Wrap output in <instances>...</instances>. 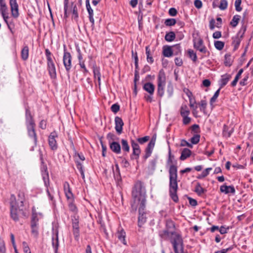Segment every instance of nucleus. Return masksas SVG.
<instances>
[{
  "instance_id": "obj_1",
  "label": "nucleus",
  "mask_w": 253,
  "mask_h": 253,
  "mask_svg": "<svg viewBox=\"0 0 253 253\" xmlns=\"http://www.w3.org/2000/svg\"><path fill=\"white\" fill-rule=\"evenodd\" d=\"M133 202L131 203V211L135 212L138 206L139 215L138 217V226L141 227L146 223L147 219L146 208V190L143 183L140 181H137L132 191Z\"/></svg>"
},
{
  "instance_id": "obj_2",
  "label": "nucleus",
  "mask_w": 253,
  "mask_h": 253,
  "mask_svg": "<svg viewBox=\"0 0 253 253\" xmlns=\"http://www.w3.org/2000/svg\"><path fill=\"white\" fill-rule=\"evenodd\" d=\"M169 193L172 200L177 202L178 201V197L177 195L178 190V181H177V168L174 165H171L169 167Z\"/></svg>"
},
{
  "instance_id": "obj_3",
  "label": "nucleus",
  "mask_w": 253,
  "mask_h": 253,
  "mask_svg": "<svg viewBox=\"0 0 253 253\" xmlns=\"http://www.w3.org/2000/svg\"><path fill=\"white\" fill-rule=\"evenodd\" d=\"M25 124L28 135L31 139L34 140V146L31 149V151H33L34 147H36L38 144V137L35 130L36 124L29 107L25 108Z\"/></svg>"
},
{
  "instance_id": "obj_4",
  "label": "nucleus",
  "mask_w": 253,
  "mask_h": 253,
  "mask_svg": "<svg viewBox=\"0 0 253 253\" xmlns=\"http://www.w3.org/2000/svg\"><path fill=\"white\" fill-rule=\"evenodd\" d=\"M10 216L15 222L19 221V217L21 214H24L23 210V207H20L16 201V197L14 194H11L10 197Z\"/></svg>"
},
{
  "instance_id": "obj_5",
  "label": "nucleus",
  "mask_w": 253,
  "mask_h": 253,
  "mask_svg": "<svg viewBox=\"0 0 253 253\" xmlns=\"http://www.w3.org/2000/svg\"><path fill=\"white\" fill-rule=\"evenodd\" d=\"M45 54L47 59V69L51 79H56L57 77L55 64L52 58V53L47 48L45 50Z\"/></svg>"
},
{
  "instance_id": "obj_6",
  "label": "nucleus",
  "mask_w": 253,
  "mask_h": 253,
  "mask_svg": "<svg viewBox=\"0 0 253 253\" xmlns=\"http://www.w3.org/2000/svg\"><path fill=\"white\" fill-rule=\"evenodd\" d=\"M157 81V95L161 98L164 94L165 87L166 84V74L163 70H161L159 71Z\"/></svg>"
},
{
  "instance_id": "obj_7",
  "label": "nucleus",
  "mask_w": 253,
  "mask_h": 253,
  "mask_svg": "<svg viewBox=\"0 0 253 253\" xmlns=\"http://www.w3.org/2000/svg\"><path fill=\"white\" fill-rule=\"evenodd\" d=\"M175 253H184V245L183 240L179 235H175L171 240Z\"/></svg>"
},
{
  "instance_id": "obj_8",
  "label": "nucleus",
  "mask_w": 253,
  "mask_h": 253,
  "mask_svg": "<svg viewBox=\"0 0 253 253\" xmlns=\"http://www.w3.org/2000/svg\"><path fill=\"white\" fill-rule=\"evenodd\" d=\"M42 175L44 185L46 187V191L47 194L49 199L51 201H54V200L53 196V188H50V190L48 189V186H49V180L48 173L47 171V167L46 166L44 169V171L42 173Z\"/></svg>"
},
{
  "instance_id": "obj_9",
  "label": "nucleus",
  "mask_w": 253,
  "mask_h": 253,
  "mask_svg": "<svg viewBox=\"0 0 253 253\" xmlns=\"http://www.w3.org/2000/svg\"><path fill=\"white\" fill-rule=\"evenodd\" d=\"M64 53L63 56V63L66 71L69 73L72 68V56L70 52H68L65 44L63 45Z\"/></svg>"
},
{
  "instance_id": "obj_10",
  "label": "nucleus",
  "mask_w": 253,
  "mask_h": 253,
  "mask_svg": "<svg viewBox=\"0 0 253 253\" xmlns=\"http://www.w3.org/2000/svg\"><path fill=\"white\" fill-rule=\"evenodd\" d=\"M58 135L55 131H53L50 133L48 138V143L50 149L55 151L58 149V144L56 140Z\"/></svg>"
},
{
  "instance_id": "obj_11",
  "label": "nucleus",
  "mask_w": 253,
  "mask_h": 253,
  "mask_svg": "<svg viewBox=\"0 0 253 253\" xmlns=\"http://www.w3.org/2000/svg\"><path fill=\"white\" fill-rule=\"evenodd\" d=\"M9 5L12 16L14 18H17L19 16V13L17 0H9Z\"/></svg>"
},
{
  "instance_id": "obj_12",
  "label": "nucleus",
  "mask_w": 253,
  "mask_h": 253,
  "mask_svg": "<svg viewBox=\"0 0 253 253\" xmlns=\"http://www.w3.org/2000/svg\"><path fill=\"white\" fill-rule=\"evenodd\" d=\"M156 142V137H153L150 141L149 142V143L147 145V146L146 147L145 149V154L143 156V159L144 161H146L147 158H148L151 155L152 153V151L153 150V148L155 146Z\"/></svg>"
},
{
  "instance_id": "obj_13",
  "label": "nucleus",
  "mask_w": 253,
  "mask_h": 253,
  "mask_svg": "<svg viewBox=\"0 0 253 253\" xmlns=\"http://www.w3.org/2000/svg\"><path fill=\"white\" fill-rule=\"evenodd\" d=\"M194 47L197 50L203 53L206 54L208 53L209 54V52L207 50L206 47L204 45L203 41L201 39H199L197 42H194Z\"/></svg>"
},
{
  "instance_id": "obj_14",
  "label": "nucleus",
  "mask_w": 253,
  "mask_h": 253,
  "mask_svg": "<svg viewBox=\"0 0 253 253\" xmlns=\"http://www.w3.org/2000/svg\"><path fill=\"white\" fill-rule=\"evenodd\" d=\"M115 129L118 134H120L123 132V126L124 125L123 120L121 118L117 116L115 118Z\"/></svg>"
},
{
  "instance_id": "obj_15",
  "label": "nucleus",
  "mask_w": 253,
  "mask_h": 253,
  "mask_svg": "<svg viewBox=\"0 0 253 253\" xmlns=\"http://www.w3.org/2000/svg\"><path fill=\"white\" fill-rule=\"evenodd\" d=\"M64 191L67 200H72L74 198L69 183L65 181L63 184Z\"/></svg>"
},
{
  "instance_id": "obj_16",
  "label": "nucleus",
  "mask_w": 253,
  "mask_h": 253,
  "mask_svg": "<svg viewBox=\"0 0 253 253\" xmlns=\"http://www.w3.org/2000/svg\"><path fill=\"white\" fill-rule=\"evenodd\" d=\"M109 144L111 151L115 154H119L121 152V147L120 143L117 141H112Z\"/></svg>"
},
{
  "instance_id": "obj_17",
  "label": "nucleus",
  "mask_w": 253,
  "mask_h": 253,
  "mask_svg": "<svg viewBox=\"0 0 253 253\" xmlns=\"http://www.w3.org/2000/svg\"><path fill=\"white\" fill-rule=\"evenodd\" d=\"M175 235H178V234L176 233L173 231H170L168 229L164 230L162 231H161L160 233V235L161 237L164 239H167L168 238L170 237V236H171L170 241L172 238H173L175 236Z\"/></svg>"
},
{
  "instance_id": "obj_18",
  "label": "nucleus",
  "mask_w": 253,
  "mask_h": 253,
  "mask_svg": "<svg viewBox=\"0 0 253 253\" xmlns=\"http://www.w3.org/2000/svg\"><path fill=\"white\" fill-rule=\"evenodd\" d=\"M220 191L221 192L226 194L228 193L234 194L235 193V189L234 187L232 185H222L220 187Z\"/></svg>"
},
{
  "instance_id": "obj_19",
  "label": "nucleus",
  "mask_w": 253,
  "mask_h": 253,
  "mask_svg": "<svg viewBox=\"0 0 253 253\" xmlns=\"http://www.w3.org/2000/svg\"><path fill=\"white\" fill-rule=\"evenodd\" d=\"M217 23L216 25H215V21L213 18H212L209 22V28L210 30H213L215 27L217 28H220L222 25V19L220 17H217L216 18Z\"/></svg>"
},
{
  "instance_id": "obj_20",
  "label": "nucleus",
  "mask_w": 253,
  "mask_h": 253,
  "mask_svg": "<svg viewBox=\"0 0 253 253\" xmlns=\"http://www.w3.org/2000/svg\"><path fill=\"white\" fill-rule=\"evenodd\" d=\"M242 38L239 35H236L232 37V45L234 46V50H236L238 48Z\"/></svg>"
},
{
  "instance_id": "obj_21",
  "label": "nucleus",
  "mask_w": 253,
  "mask_h": 253,
  "mask_svg": "<svg viewBox=\"0 0 253 253\" xmlns=\"http://www.w3.org/2000/svg\"><path fill=\"white\" fill-rule=\"evenodd\" d=\"M231 76L228 74H225L221 76V78L219 81L220 88H221L224 87L231 79Z\"/></svg>"
},
{
  "instance_id": "obj_22",
  "label": "nucleus",
  "mask_w": 253,
  "mask_h": 253,
  "mask_svg": "<svg viewBox=\"0 0 253 253\" xmlns=\"http://www.w3.org/2000/svg\"><path fill=\"white\" fill-rule=\"evenodd\" d=\"M233 130L234 129L233 127H231L230 129V127L228 126L224 125L223 126L222 130V135L223 137H226L227 138L230 137L232 133H233Z\"/></svg>"
},
{
  "instance_id": "obj_23",
  "label": "nucleus",
  "mask_w": 253,
  "mask_h": 253,
  "mask_svg": "<svg viewBox=\"0 0 253 253\" xmlns=\"http://www.w3.org/2000/svg\"><path fill=\"white\" fill-rule=\"evenodd\" d=\"M143 88L149 94H153L155 90V85L151 83H146L143 85Z\"/></svg>"
},
{
  "instance_id": "obj_24",
  "label": "nucleus",
  "mask_w": 253,
  "mask_h": 253,
  "mask_svg": "<svg viewBox=\"0 0 253 253\" xmlns=\"http://www.w3.org/2000/svg\"><path fill=\"white\" fill-rule=\"evenodd\" d=\"M163 49V54L164 56L167 57H171L174 52V50H172V48L168 45L164 46Z\"/></svg>"
},
{
  "instance_id": "obj_25",
  "label": "nucleus",
  "mask_w": 253,
  "mask_h": 253,
  "mask_svg": "<svg viewBox=\"0 0 253 253\" xmlns=\"http://www.w3.org/2000/svg\"><path fill=\"white\" fill-rule=\"evenodd\" d=\"M191 153L192 152L190 149L188 148H184L181 151L180 159L181 161L186 160L187 158L190 157Z\"/></svg>"
},
{
  "instance_id": "obj_26",
  "label": "nucleus",
  "mask_w": 253,
  "mask_h": 253,
  "mask_svg": "<svg viewBox=\"0 0 253 253\" xmlns=\"http://www.w3.org/2000/svg\"><path fill=\"white\" fill-rule=\"evenodd\" d=\"M126 232L124 229H121L117 233V238L124 245H126Z\"/></svg>"
},
{
  "instance_id": "obj_27",
  "label": "nucleus",
  "mask_w": 253,
  "mask_h": 253,
  "mask_svg": "<svg viewBox=\"0 0 253 253\" xmlns=\"http://www.w3.org/2000/svg\"><path fill=\"white\" fill-rule=\"evenodd\" d=\"M29 47L26 45L24 46L21 51V57L22 60L26 61L29 57Z\"/></svg>"
},
{
  "instance_id": "obj_28",
  "label": "nucleus",
  "mask_w": 253,
  "mask_h": 253,
  "mask_svg": "<svg viewBox=\"0 0 253 253\" xmlns=\"http://www.w3.org/2000/svg\"><path fill=\"white\" fill-rule=\"evenodd\" d=\"M18 201L19 202H17L18 204H20V207H23L24 205V203L25 201V194L23 191H19L18 193Z\"/></svg>"
},
{
  "instance_id": "obj_29",
  "label": "nucleus",
  "mask_w": 253,
  "mask_h": 253,
  "mask_svg": "<svg viewBox=\"0 0 253 253\" xmlns=\"http://www.w3.org/2000/svg\"><path fill=\"white\" fill-rule=\"evenodd\" d=\"M68 207L69 211L74 214H76L78 212V208L74 203V198L72 200H68Z\"/></svg>"
},
{
  "instance_id": "obj_30",
  "label": "nucleus",
  "mask_w": 253,
  "mask_h": 253,
  "mask_svg": "<svg viewBox=\"0 0 253 253\" xmlns=\"http://www.w3.org/2000/svg\"><path fill=\"white\" fill-rule=\"evenodd\" d=\"M52 245L54 249L55 253H57L59 247V240L57 234L52 238Z\"/></svg>"
},
{
  "instance_id": "obj_31",
  "label": "nucleus",
  "mask_w": 253,
  "mask_h": 253,
  "mask_svg": "<svg viewBox=\"0 0 253 253\" xmlns=\"http://www.w3.org/2000/svg\"><path fill=\"white\" fill-rule=\"evenodd\" d=\"M121 144L122 150L125 153H127L129 152L130 148L128 142L126 140L122 139L121 140Z\"/></svg>"
},
{
  "instance_id": "obj_32",
  "label": "nucleus",
  "mask_w": 253,
  "mask_h": 253,
  "mask_svg": "<svg viewBox=\"0 0 253 253\" xmlns=\"http://www.w3.org/2000/svg\"><path fill=\"white\" fill-rule=\"evenodd\" d=\"M175 38V33L173 31H170L168 33H167L165 37V40L168 42H171L173 41Z\"/></svg>"
},
{
  "instance_id": "obj_33",
  "label": "nucleus",
  "mask_w": 253,
  "mask_h": 253,
  "mask_svg": "<svg viewBox=\"0 0 253 253\" xmlns=\"http://www.w3.org/2000/svg\"><path fill=\"white\" fill-rule=\"evenodd\" d=\"M71 7L72 8V18L75 19H77L79 17L78 10L76 4H74L73 2L71 3Z\"/></svg>"
},
{
  "instance_id": "obj_34",
  "label": "nucleus",
  "mask_w": 253,
  "mask_h": 253,
  "mask_svg": "<svg viewBox=\"0 0 253 253\" xmlns=\"http://www.w3.org/2000/svg\"><path fill=\"white\" fill-rule=\"evenodd\" d=\"M145 50L147 62L150 64H152L154 62V59L151 54V51L149 46H146Z\"/></svg>"
},
{
  "instance_id": "obj_35",
  "label": "nucleus",
  "mask_w": 253,
  "mask_h": 253,
  "mask_svg": "<svg viewBox=\"0 0 253 253\" xmlns=\"http://www.w3.org/2000/svg\"><path fill=\"white\" fill-rule=\"evenodd\" d=\"M79 217L75 215L72 216V225L73 229H79Z\"/></svg>"
},
{
  "instance_id": "obj_36",
  "label": "nucleus",
  "mask_w": 253,
  "mask_h": 253,
  "mask_svg": "<svg viewBox=\"0 0 253 253\" xmlns=\"http://www.w3.org/2000/svg\"><path fill=\"white\" fill-rule=\"evenodd\" d=\"M106 138L108 141L109 144H110L112 141H117L119 139L115 134L111 132L107 134Z\"/></svg>"
},
{
  "instance_id": "obj_37",
  "label": "nucleus",
  "mask_w": 253,
  "mask_h": 253,
  "mask_svg": "<svg viewBox=\"0 0 253 253\" xmlns=\"http://www.w3.org/2000/svg\"><path fill=\"white\" fill-rule=\"evenodd\" d=\"M194 191L198 195H201L206 192V190L204 189L201 185L200 183H197L195 187Z\"/></svg>"
},
{
  "instance_id": "obj_38",
  "label": "nucleus",
  "mask_w": 253,
  "mask_h": 253,
  "mask_svg": "<svg viewBox=\"0 0 253 253\" xmlns=\"http://www.w3.org/2000/svg\"><path fill=\"white\" fill-rule=\"evenodd\" d=\"M240 16L239 15H235L233 17L232 19L231 20L230 24L233 27H235L239 23V22L240 20Z\"/></svg>"
},
{
  "instance_id": "obj_39",
  "label": "nucleus",
  "mask_w": 253,
  "mask_h": 253,
  "mask_svg": "<svg viewBox=\"0 0 253 253\" xmlns=\"http://www.w3.org/2000/svg\"><path fill=\"white\" fill-rule=\"evenodd\" d=\"M220 89H221L220 88H219L218 89H217L215 92L213 96L210 99V105L212 107V108L213 107V103H214L216 101V99L219 95Z\"/></svg>"
},
{
  "instance_id": "obj_40",
  "label": "nucleus",
  "mask_w": 253,
  "mask_h": 253,
  "mask_svg": "<svg viewBox=\"0 0 253 253\" xmlns=\"http://www.w3.org/2000/svg\"><path fill=\"white\" fill-rule=\"evenodd\" d=\"M69 0H64V17L65 18H67L69 17V13L68 11Z\"/></svg>"
},
{
  "instance_id": "obj_41",
  "label": "nucleus",
  "mask_w": 253,
  "mask_h": 253,
  "mask_svg": "<svg viewBox=\"0 0 253 253\" xmlns=\"http://www.w3.org/2000/svg\"><path fill=\"white\" fill-rule=\"evenodd\" d=\"M224 64L226 66L230 67L232 63V60L231 58V55L228 54H226L224 56Z\"/></svg>"
},
{
  "instance_id": "obj_42",
  "label": "nucleus",
  "mask_w": 253,
  "mask_h": 253,
  "mask_svg": "<svg viewBox=\"0 0 253 253\" xmlns=\"http://www.w3.org/2000/svg\"><path fill=\"white\" fill-rule=\"evenodd\" d=\"M180 115L181 116L185 115H189L190 111L188 109L187 106H181L180 108Z\"/></svg>"
},
{
  "instance_id": "obj_43",
  "label": "nucleus",
  "mask_w": 253,
  "mask_h": 253,
  "mask_svg": "<svg viewBox=\"0 0 253 253\" xmlns=\"http://www.w3.org/2000/svg\"><path fill=\"white\" fill-rule=\"evenodd\" d=\"M31 234L34 238L38 239L39 235V226L31 227Z\"/></svg>"
},
{
  "instance_id": "obj_44",
  "label": "nucleus",
  "mask_w": 253,
  "mask_h": 253,
  "mask_svg": "<svg viewBox=\"0 0 253 253\" xmlns=\"http://www.w3.org/2000/svg\"><path fill=\"white\" fill-rule=\"evenodd\" d=\"M188 54L189 57L192 60V61L194 62H196L197 60V56L196 53L192 49H189L188 50Z\"/></svg>"
},
{
  "instance_id": "obj_45",
  "label": "nucleus",
  "mask_w": 253,
  "mask_h": 253,
  "mask_svg": "<svg viewBox=\"0 0 253 253\" xmlns=\"http://www.w3.org/2000/svg\"><path fill=\"white\" fill-rule=\"evenodd\" d=\"M167 229L174 231L175 226L173 222L171 220H168L166 222Z\"/></svg>"
},
{
  "instance_id": "obj_46",
  "label": "nucleus",
  "mask_w": 253,
  "mask_h": 253,
  "mask_svg": "<svg viewBox=\"0 0 253 253\" xmlns=\"http://www.w3.org/2000/svg\"><path fill=\"white\" fill-rule=\"evenodd\" d=\"M214 45L217 49L221 50L224 46V42L222 41H217L214 42Z\"/></svg>"
},
{
  "instance_id": "obj_47",
  "label": "nucleus",
  "mask_w": 253,
  "mask_h": 253,
  "mask_svg": "<svg viewBox=\"0 0 253 253\" xmlns=\"http://www.w3.org/2000/svg\"><path fill=\"white\" fill-rule=\"evenodd\" d=\"M176 23V20L174 18L167 19L165 21V24L167 26H174Z\"/></svg>"
},
{
  "instance_id": "obj_48",
  "label": "nucleus",
  "mask_w": 253,
  "mask_h": 253,
  "mask_svg": "<svg viewBox=\"0 0 253 253\" xmlns=\"http://www.w3.org/2000/svg\"><path fill=\"white\" fill-rule=\"evenodd\" d=\"M76 163H77V168L78 169V170L80 171L82 178L84 179L85 178V176H84V170L83 169V166L80 162H79L78 161H77L76 162Z\"/></svg>"
},
{
  "instance_id": "obj_49",
  "label": "nucleus",
  "mask_w": 253,
  "mask_h": 253,
  "mask_svg": "<svg viewBox=\"0 0 253 253\" xmlns=\"http://www.w3.org/2000/svg\"><path fill=\"white\" fill-rule=\"evenodd\" d=\"M200 135L199 134H195L190 139V141L193 144H196L200 141Z\"/></svg>"
},
{
  "instance_id": "obj_50",
  "label": "nucleus",
  "mask_w": 253,
  "mask_h": 253,
  "mask_svg": "<svg viewBox=\"0 0 253 253\" xmlns=\"http://www.w3.org/2000/svg\"><path fill=\"white\" fill-rule=\"evenodd\" d=\"M157 163V159L155 158L152 160L149 164L148 168L152 170H154L156 169V164Z\"/></svg>"
},
{
  "instance_id": "obj_51",
  "label": "nucleus",
  "mask_w": 253,
  "mask_h": 253,
  "mask_svg": "<svg viewBox=\"0 0 253 253\" xmlns=\"http://www.w3.org/2000/svg\"><path fill=\"white\" fill-rule=\"evenodd\" d=\"M87 12L88 13V18L89 21L91 22L92 26H93L94 25V20L93 18V10L91 8L90 9L87 10Z\"/></svg>"
},
{
  "instance_id": "obj_52",
  "label": "nucleus",
  "mask_w": 253,
  "mask_h": 253,
  "mask_svg": "<svg viewBox=\"0 0 253 253\" xmlns=\"http://www.w3.org/2000/svg\"><path fill=\"white\" fill-rule=\"evenodd\" d=\"M32 214L31 217V220L39 222V218L38 217V214L36 212L35 207L32 208Z\"/></svg>"
},
{
  "instance_id": "obj_53",
  "label": "nucleus",
  "mask_w": 253,
  "mask_h": 253,
  "mask_svg": "<svg viewBox=\"0 0 253 253\" xmlns=\"http://www.w3.org/2000/svg\"><path fill=\"white\" fill-rule=\"evenodd\" d=\"M7 11H8V7L3 8L2 9H0V13L1 14V16L3 19L7 20L9 18L7 15Z\"/></svg>"
},
{
  "instance_id": "obj_54",
  "label": "nucleus",
  "mask_w": 253,
  "mask_h": 253,
  "mask_svg": "<svg viewBox=\"0 0 253 253\" xmlns=\"http://www.w3.org/2000/svg\"><path fill=\"white\" fill-rule=\"evenodd\" d=\"M141 153L140 149H135L133 150L132 154L130 156V158L131 159H133L132 157L133 155L136 156L135 158V159H138L139 156L140 154Z\"/></svg>"
},
{
  "instance_id": "obj_55",
  "label": "nucleus",
  "mask_w": 253,
  "mask_h": 253,
  "mask_svg": "<svg viewBox=\"0 0 253 253\" xmlns=\"http://www.w3.org/2000/svg\"><path fill=\"white\" fill-rule=\"evenodd\" d=\"M192 132L198 134L200 132V126L198 125L194 124L190 127Z\"/></svg>"
},
{
  "instance_id": "obj_56",
  "label": "nucleus",
  "mask_w": 253,
  "mask_h": 253,
  "mask_svg": "<svg viewBox=\"0 0 253 253\" xmlns=\"http://www.w3.org/2000/svg\"><path fill=\"white\" fill-rule=\"evenodd\" d=\"M228 5V2L226 0H221L219 8L221 10H225L227 8Z\"/></svg>"
},
{
  "instance_id": "obj_57",
  "label": "nucleus",
  "mask_w": 253,
  "mask_h": 253,
  "mask_svg": "<svg viewBox=\"0 0 253 253\" xmlns=\"http://www.w3.org/2000/svg\"><path fill=\"white\" fill-rule=\"evenodd\" d=\"M199 105L201 106L200 110L201 111H203V112H205L206 109L207 108V103L206 100H202L199 103Z\"/></svg>"
},
{
  "instance_id": "obj_58",
  "label": "nucleus",
  "mask_w": 253,
  "mask_h": 253,
  "mask_svg": "<svg viewBox=\"0 0 253 253\" xmlns=\"http://www.w3.org/2000/svg\"><path fill=\"white\" fill-rule=\"evenodd\" d=\"M150 139L149 136H145L143 137L138 138L137 139V141L140 144H143L147 142Z\"/></svg>"
},
{
  "instance_id": "obj_59",
  "label": "nucleus",
  "mask_w": 253,
  "mask_h": 253,
  "mask_svg": "<svg viewBox=\"0 0 253 253\" xmlns=\"http://www.w3.org/2000/svg\"><path fill=\"white\" fill-rule=\"evenodd\" d=\"M73 234L74 236L75 240L77 241H79L80 237V229H73Z\"/></svg>"
},
{
  "instance_id": "obj_60",
  "label": "nucleus",
  "mask_w": 253,
  "mask_h": 253,
  "mask_svg": "<svg viewBox=\"0 0 253 253\" xmlns=\"http://www.w3.org/2000/svg\"><path fill=\"white\" fill-rule=\"evenodd\" d=\"M242 1L241 0H236L235 2V9L237 11H241L242 9L241 6Z\"/></svg>"
},
{
  "instance_id": "obj_61",
  "label": "nucleus",
  "mask_w": 253,
  "mask_h": 253,
  "mask_svg": "<svg viewBox=\"0 0 253 253\" xmlns=\"http://www.w3.org/2000/svg\"><path fill=\"white\" fill-rule=\"evenodd\" d=\"M120 105L118 103L114 104L111 107V111L114 113H117L120 110Z\"/></svg>"
},
{
  "instance_id": "obj_62",
  "label": "nucleus",
  "mask_w": 253,
  "mask_h": 253,
  "mask_svg": "<svg viewBox=\"0 0 253 253\" xmlns=\"http://www.w3.org/2000/svg\"><path fill=\"white\" fill-rule=\"evenodd\" d=\"M188 116L189 115H185L182 116L183 118L182 123L184 125H188L191 121V118L189 117Z\"/></svg>"
},
{
  "instance_id": "obj_63",
  "label": "nucleus",
  "mask_w": 253,
  "mask_h": 253,
  "mask_svg": "<svg viewBox=\"0 0 253 253\" xmlns=\"http://www.w3.org/2000/svg\"><path fill=\"white\" fill-rule=\"evenodd\" d=\"M93 76L95 79L98 78L99 77H101V74L100 73L99 69L97 67L93 68Z\"/></svg>"
},
{
  "instance_id": "obj_64",
  "label": "nucleus",
  "mask_w": 253,
  "mask_h": 253,
  "mask_svg": "<svg viewBox=\"0 0 253 253\" xmlns=\"http://www.w3.org/2000/svg\"><path fill=\"white\" fill-rule=\"evenodd\" d=\"M6 248L4 242L0 239V253H5Z\"/></svg>"
}]
</instances>
